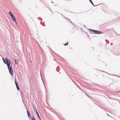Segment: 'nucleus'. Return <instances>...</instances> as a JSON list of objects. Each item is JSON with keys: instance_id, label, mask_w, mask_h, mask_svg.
I'll return each instance as SVG.
<instances>
[{"instance_id": "1", "label": "nucleus", "mask_w": 120, "mask_h": 120, "mask_svg": "<svg viewBox=\"0 0 120 120\" xmlns=\"http://www.w3.org/2000/svg\"><path fill=\"white\" fill-rule=\"evenodd\" d=\"M3 61L4 63L7 65L10 73L11 75L13 74V70L12 68V65L10 63V61L7 58L4 59L2 58Z\"/></svg>"}, {"instance_id": "12", "label": "nucleus", "mask_w": 120, "mask_h": 120, "mask_svg": "<svg viewBox=\"0 0 120 120\" xmlns=\"http://www.w3.org/2000/svg\"><path fill=\"white\" fill-rule=\"evenodd\" d=\"M32 120H35L34 119V118L33 117L32 118Z\"/></svg>"}, {"instance_id": "5", "label": "nucleus", "mask_w": 120, "mask_h": 120, "mask_svg": "<svg viewBox=\"0 0 120 120\" xmlns=\"http://www.w3.org/2000/svg\"><path fill=\"white\" fill-rule=\"evenodd\" d=\"M15 63L17 64L18 63V59H15Z\"/></svg>"}, {"instance_id": "8", "label": "nucleus", "mask_w": 120, "mask_h": 120, "mask_svg": "<svg viewBox=\"0 0 120 120\" xmlns=\"http://www.w3.org/2000/svg\"><path fill=\"white\" fill-rule=\"evenodd\" d=\"M90 2L91 3V4H93V5H94L92 1L91 0H89Z\"/></svg>"}, {"instance_id": "13", "label": "nucleus", "mask_w": 120, "mask_h": 120, "mask_svg": "<svg viewBox=\"0 0 120 120\" xmlns=\"http://www.w3.org/2000/svg\"><path fill=\"white\" fill-rule=\"evenodd\" d=\"M10 16H11V17H13L14 16V15H13V14H12Z\"/></svg>"}, {"instance_id": "3", "label": "nucleus", "mask_w": 120, "mask_h": 120, "mask_svg": "<svg viewBox=\"0 0 120 120\" xmlns=\"http://www.w3.org/2000/svg\"><path fill=\"white\" fill-rule=\"evenodd\" d=\"M36 113L37 114V115L38 116V117H39V119H40V120H42L40 117L38 112L37 111H36Z\"/></svg>"}, {"instance_id": "7", "label": "nucleus", "mask_w": 120, "mask_h": 120, "mask_svg": "<svg viewBox=\"0 0 120 120\" xmlns=\"http://www.w3.org/2000/svg\"><path fill=\"white\" fill-rule=\"evenodd\" d=\"M16 86L17 87V90H19V87L18 86V85H17V86Z\"/></svg>"}, {"instance_id": "9", "label": "nucleus", "mask_w": 120, "mask_h": 120, "mask_svg": "<svg viewBox=\"0 0 120 120\" xmlns=\"http://www.w3.org/2000/svg\"><path fill=\"white\" fill-rule=\"evenodd\" d=\"M9 13L10 15H11L12 14V13H11V12L10 11H9Z\"/></svg>"}, {"instance_id": "11", "label": "nucleus", "mask_w": 120, "mask_h": 120, "mask_svg": "<svg viewBox=\"0 0 120 120\" xmlns=\"http://www.w3.org/2000/svg\"><path fill=\"white\" fill-rule=\"evenodd\" d=\"M15 84L16 85V86H17V85H18L17 83L16 82V81H15Z\"/></svg>"}, {"instance_id": "6", "label": "nucleus", "mask_w": 120, "mask_h": 120, "mask_svg": "<svg viewBox=\"0 0 120 120\" xmlns=\"http://www.w3.org/2000/svg\"><path fill=\"white\" fill-rule=\"evenodd\" d=\"M27 113L28 117H30V114L29 113V112L28 111H27Z\"/></svg>"}, {"instance_id": "10", "label": "nucleus", "mask_w": 120, "mask_h": 120, "mask_svg": "<svg viewBox=\"0 0 120 120\" xmlns=\"http://www.w3.org/2000/svg\"><path fill=\"white\" fill-rule=\"evenodd\" d=\"M68 43L67 42V43H66V44H64V45H65V46L66 45H67L68 44Z\"/></svg>"}, {"instance_id": "4", "label": "nucleus", "mask_w": 120, "mask_h": 120, "mask_svg": "<svg viewBox=\"0 0 120 120\" xmlns=\"http://www.w3.org/2000/svg\"><path fill=\"white\" fill-rule=\"evenodd\" d=\"M12 19L15 22H16V19L15 18V17L14 16L11 17Z\"/></svg>"}, {"instance_id": "14", "label": "nucleus", "mask_w": 120, "mask_h": 120, "mask_svg": "<svg viewBox=\"0 0 120 120\" xmlns=\"http://www.w3.org/2000/svg\"><path fill=\"white\" fill-rule=\"evenodd\" d=\"M15 23H16H16H17V22H15Z\"/></svg>"}, {"instance_id": "2", "label": "nucleus", "mask_w": 120, "mask_h": 120, "mask_svg": "<svg viewBox=\"0 0 120 120\" xmlns=\"http://www.w3.org/2000/svg\"><path fill=\"white\" fill-rule=\"evenodd\" d=\"M91 33L93 34H102V32L99 31L97 30H91Z\"/></svg>"}]
</instances>
